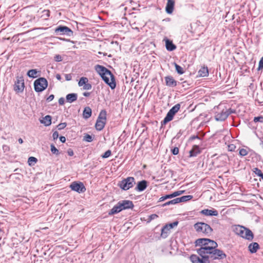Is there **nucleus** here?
<instances>
[{
    "label": "nucleus",
    "instance_id": "obj_22",
    "mask_svg": "<svg viewBox=\"0 0 263 263\" xmlns=\"http://www.w3.org/2000/svg\"><path fill=\"white\" fill-rule=\"evenodd\" d=\"M248 248L251 253H254L259 249V245L257 242H253L249 245Z\"/></svg>",
    "mask_w": 263,
    "mask_h": 263
},
{
    "label": "nucleus",
    "instance_id": "obj_37",
    "mask_svg": "<svg viewBox=\"0 0 263 263\" xmlns=\"http://www.w3.org/2000/svg\"><path fill=\"white\" fill-rule=\"evenodd\" d=\"M111 152L110 150L107 151L102 156L103 158H107L111 155Z\"/></svg>",
    "mask_w": 263,
    "mask_h": 263
},
{
    "label": "nucleus",
    "instance_id": "obj_11",
    "mask_svg": "<svg viewBox=\"0 0 263 263\" xmlns=\"http://www.w3.org/2000/svg\"><path fill=\"white\" fill-rule=\"evenodd\" d=\"M14 90L17 92H21L24 89V82L23 77H19L14 84Z\"/></svg>",
    "mask_w": 263,
    "mask_h": 263
},
{
    "label": "nucleus",
    "instance_id": "obj_41",
    "mask_svg": "<svg viewBox=\"0 0 263 263\" xmlns=\"http://www.w3.org/2000/svg\"><path fill=\"white\" fill-rule=\"evenodd\" d=\"M84 140L87 142H91L92 140V137L89 135L84 136Z\"/></svg>",
    "mask_w": 263,
    "mask_h": 263
},
{
    "label": "nucleus",
    "instance_id": "obj_6",
    "mask_svg": "<svg viewBox=\"0 0 263 263\" xmlns=\"http://www.w3.org/2000/svg\"><path fill=\"white\" fill-rule=\"evenodd\" d=\"M106 121V112L105 110H102L98 118L96 124V128L98 130H102L105 124Z\"/></svg>",
    "mask_w": 263,
    "mask_h": 263
},
{
    "label": "nucleus",
    "instance_id": "obj_33",
    "mask_svg": "<svg viewBox=\"0 0 263 263\" xmlns=\"http://www.w3.org/2000/svg\"><path fill=\"white\" fill-rule=\"evenodd\" d=\"M184 191H178L174 192L173 193L171 194L172 196V198L175 197L176 196H179L181 194H182L184 193Z\"/></svg>",
    "mask_w": 263,
    "mask_h": 263
},
{
    "label": "nucleus",
    "instance_id": "obj_45",
    "mask_svg": "<svg viewBox=\"0 0 263 263\" xmlns=\"http://www.w3.org/2000/svg\"><path fill=\"white\" fill-rule=\"evenodd\" d=\"M59 137V133L57 132H54L52 134V137L54 140L57 139Z\"/></svg>",
    "mask_w": 263,
    "mask_h": 263
},
{
    "label": "nucleus",
    "instance_id": "obj_53",
    "mask_svg": "<svg viewBox=\"0 0 263 263\" xmlns=\"http://www.w3.org/2000/svg\"><path fill=\"white\" fill-rule=\"evenodd\" d=\"M56 78H57L58 80H60L61 79V77L60 74H57L56 75Z\"/></svg>",
    "mask_w": 263,
    "mask_h": 263
},
{
    "label": "nucleus",
    "instance_id": "obj_7",
    "mask_svg": "<svg viewBox=\"0 0 263 263\" xmlns=\"http://www.w3.org/2000/svg\"><path fill=\"white\" fill-rule=\"evenodd\" d=\"M135 184V179L133 177H127L118 183V185L123 190H127L132 187Z\"/></svg>",
    "mask_w": 263,
    "mask_h": 263
},
{
    "label": "nucleus",
    "instance_id": "obj_46",
    "mask_svg": "<svg viewBox=\"0 0 263 263\" xmlns=\"http://www.w3.org/2000/svg\"><path fill=\"white\" fill-rule=\"evenodd\" d=\"M172 153L174 155H177L179 153V149L177 147H175L173 150H172Z\"/></svg>",
    "mask_w": 263,
    "mask_h": 263
},
{
    "label": "nucleus",
    "instance_id": "obj_15",
    "mask_svg": "<svg viewBox=\"0 0 263 263\" xmlns=\"http://www.w3.org/2000/svg\"><path fill=\"white\" fill-rule=\"evenodd\" d=\"M201 213L205 215V216H217L218 215V213L217 211L214 209H204L201 211Z\"/></svg>",
    "mask_w": 263,
    "mask_h": 263
},
{
    "label": "nucleus",
    "instance_id": "obj_29",
    "mask_svg": "<svg viewBox=\"0 0 263 263\" xmlns=\"http://www.w3.org/2000/svg\"><path fill=\"white\" fill-rule=\"evenodd\" d=\"M37 162V159L34 157H30L28 160L29 165L32 166L34 165Z\"/></svg>",
    "mask_w": 263,
    "mask_h": 263
},
{
    "label": "nucleus",
    "instance_id": "obj_25",
    "mask_svg": "<svg viewBox=\"0 0 263 263\" xmlns=\"http://www.w3.org/2000/svg\"><path fill=\"white\" fill-rule=\"evenodd\" d=\"M146 187V182L144 180L139 182L136 187V189L139 191H142Z\"/></svg>",
    "mask_w": 263,
    "mask_h": 263
},
{
    "label": "nucleus",
    "instance_id": "obj_27",
    "mask_svg": "<svg viewBox=\"0 0 263 263\" xmlns=\"http://www.w3.org/2000/svg\"><path fill=\"white\" fill-rule=\"evenodd\" d=\"M91 115V109L89 107H86L83 111V117L85 119L89 118Z\"/></svg>",
    "mask_w": 263,
    "mask_h": 263
},
{
    "label": "nucleus",
    "instance_id": "obj_55",
    "mask_svg": "<svg viewBox=\"0 0 263 263\" xmlns=\"http://www.w3.org/2000/svg\"><path fill=\"white\" fill-rule=\"evenodd\" d=\"M233 147H234V146H233V145H229V148H230V149L231 151H232V149H233Z\"/></svg>",
    "mask_w": 263,
    "mask_h": 263
},
{
    "label": "nucleus",
    "instance_id": "obj_23",
    "mask_svg": "<svg viewBox=\"0 0 263 263\" xmlns=\"http://www.w3.org/2000/svg\"><path fill=\"white\" fill-rule=\"evenodd\" d=\"M40 122L45 126H49L51 123V117L49 115L46 116L42 120H40Z\"/></svg>",
    "mask_w": 263,
    "mask_h": 263
},
{
    "label": "nucleus",
    "instance_id": "obj_31",
    "mask_svg": "<svg viewBox=\"0 0 263 263\" xmlns=\"http://www.w3.org/2000/svg\"><path fill=\"white\" fill-rule=\"evenodd\" d=\"M178 203H179V200L178 198H177L165 203L163 205V206L168 205L170 204H175Z\"/></svg>",
    "mask_w": 263,
    "mask_h": 263
},
{
    "label": "nucleus",
    "instance_id": "obj_19",
    "mask_svg": "<svg viewBox=\"0 0 263 263\" xmlns=\"http://www.w3.org/2000/svg\"><path fill=\"white\" fill-rule=\"evenodd\" d=\"M165 43V47L166 49L168 51H173L176 48V45H175L172 41L169 40L168 39H165L164 40Z\"/></svg>",
    "mask_w": 263,
    "mask_h": 263
},
{
    "label": "nucleus",
    "instance_id": "obj_35",
    "mask_svg": "<svg viewBox=\"0 0 263 263\" xmlns=\"http://www.w3.org/2000/svg\"><path fill=\"white\" fill-rule=\"evenodd\" d=\"M172 198V196L171 194L166 195L164 196H162L159 198V201H164L167 199Z\"/></svg>",
    "mask_w": 263,
    "mask_h": 263
},
{
    "label": "nucleus",
    "instance_id": "obj_2",
    "mask_svg": "<svg viewBox=\"0 0 263 263\" xmlns=\"http://www.w3.org/2000/svg\"><path fill=\"white\" fill-rule=\"evenodd\" d=\"M95 70L101 77L104 81L107 84L111 89L115 88L116 84L115 78L111 72L105 67L97 65L95 66Z\"/></svg>",
    "mask_w": 263,
    "mask_h": 263
},
{
    "label": "nucleus",
    "instance_id": "obj_10",
    "mask_svg": "<svg viewBox=\"0 0 263 263\" xmlns=\"http://www.w3.org/2000/svg\"><path fill=\"white\" fill-rule=\"evenodd\" d=\"M70 189L74 191L80 193H83L86 191V189L83 183L81 182H73L70 185Z\"/></svg>",
    "mask_w": 263,
    "mask_h": 263
},
{
    "label": "nucleus",
    "instance_id": "obj_24",
    "mask_svg": "<svg viewBox=\"0 0 263 263\" xmlns=\"http://www.w3.org/2000/svg\"><path fill=\"white\" fill-rule=\"evenodd\" d=\"M77 97L76 93H69L66 96V99L68 102L72 103L77 100Z\"/></svg>",
    "mask_w": 263,
    "mask_h": 263
},
{
    "label": "nucleus",
    "instance_id": "obj_39",
    "mask_svg": "<svg viewBox=\"0 0 263 263\" xmlns=\"http://www.w3.org/2000/svg\"><path fill=\"white\" fill-rule=\"evenodd\" d=\"M254 121L255 122H260L261 123H263V117L260 116V117H255L254 119Z\"/></svg>",
    "mask_w": 263,
    "mask_h": 263
},
{
    "label": "nucleus",
    "instance_id": "obj_18",
    "mask_svg": "<svg viewBox=\"0 0 263 263\" xmlns=\"http://www.w3.org/2000/svg\"><path fill=\"white\" fill-rule=\"evenodd\" d=\"M175 2L173 0H168L166 6V11L168 14H171L174 10Z\"/></svg>",
    "mask_w": 263,
    "mask_h": 263
},
{
    "label": "nucleus",
    "instance_id": "obj_1",
    "mask_svg": "<svg viewBox=\"0 0 263 263\" xmlns=\"http://www.w3.org/2000/svg\"><path fill=\"white\" fill-rule=\"evenodd\" d=\"M198 241L201 246L197 250L200 257L192 255L190 258L192 263H210L209 258L222 259L226 257L225 253L216 249L218 245L215 241L207 238L199 239Z\"/></svg>",
    "mask_w": 263,
    "mask_h": 263
},
{
    "label": "nucleus",
    "instance_id": "obj_32",
    "mask_svg": "<svg viewBox=\"0 0 263 263\" xmlns=\"http://www.w3.org/2000/svg\"><path fill=\"white\" fill-rule=\"evenodd\" d=\"M175 67L176 70L179 74H183L184 73V71L183 70V68L180 66L179 65H177L176 63H175Z\"/></svg>",
    "mask_w": 263,
    "mask_h": 263
},
{
    "label": "nucleus",
    "instance_id": "obj_5",
    "mask_svg": "<svg viewBox=\"0 0 263 263\" xmlns=\"http://www.w3.org/2000/svg\"><path fill=\"white\" fill-rule=\"evenodd\" d=\"M48 85L46 79L40 78L36 80L34 82V89L36 92H41L45 90Z\"/></svg>",
    "mask_w": 263,
    "mask_h": 263
},
{
    "label": "nucleus",
    "instance_id": "obj_34",
    "mask_svg": "<svg viewBox=\"0 0 263 263\" xmlns=\"http://www.w3.org/2000/svg\"><path fill=\"white\" fill-rule=\"evenodd\" d=\"M51 151L53 154L57 155L59 154L58 149L53 145H51Z\"/></svg>",
    "mask_w": 263,
    "mask_h": 263
},
{
    "label": "nucleus",
    "instance_id": "obj_28",
    "mask_svg": "<svg viewBox=\"0 0 263 263\" xmlns=\"http://www.w3.org/2000/svg\"><path fill=\"white\" fill-rule=\"evenodd\" d=\"M199 153V148L198 146L195 145L192 149L190 151V156H195Z\"/></svg>",
    "mask_w": 263,
    "mask_h": 263
},
{
    "label": "nucleus",
    "instance_id": "obj_30",
    "mask_svg": "<svg viewBox=\"0 0 263 263\" xmlns=\"http://www.w3.org/2000/svg\"><path fill=\"white\" fill-rule=\"evenodd\" d=\"M192 198H193L192 196L187 195V196H182L181 197H179L178 198L179 200V202H184V201H186L189 200H191Z\"/></svg>",
    "mask_w": 263,
    "mask_h": 263
},
{
    "label": "nucleus",
    "instance_id": "obj_8",
    "mask_svg": "<svg viewBox=\"0 0 263 263\" xmlns=\"http://www.w3.org/2000/svg\"><path fill=\"white\" fill-rule=\"evenodd\" d=\"M180 105L179 104L175 105L173 107L170 111L168 112L166 116L163 120V122L166 123L173 119L174 115L180 109Z\"/></svg>",
    "mask_w": 263,
    "mask_h": 263
},
{
    "label": "nucleus",
    "instance_id": "obj_13",
    "mask_svg": "<svg viewBox=\"0 0 263 263\" xmlns=\"http://www.w3.org/2000/svg\"><path fill=\"white\" fill-rule=\"evenodd\" d=\"M55 32L60 35H69L72 33V31L66 26H60L55 29Z\"/></svg>",
    "mask_w": 263,
    "mask_h": 263
},
{
    "label": "nucleus",
    "instance_id": "obj_3",
    "mask_svg": "<svg viewBox=\"0 0 263 263\" xmlns=\"http://www.w3.org/2000/svg\"><path fill=\"white\" fill-rule=\"evenodd\" d=\"M233 231L236 234L249 240H252L253 239V234L252 232L248 229L244 227L238 225L233 227Z\"/></svg>",
    "mask_w": 263,
    "mask_h": 263
},
{
    "label": "nucleus",
    "instance_id": "obj_47",
    "mask_svg": "<svg viewBox=\"0 0 263 263\" xmlns=\"http://www.w3.org/2000/svg\"><path fill=\"white\" fill-rule=\"evenodd\" d=\"M64 102H65L64 98H61L59 99V103L60 105H63L64 104Z\"/></svg>",
    "mask_w": 263,
    "mask_h": 263
},
{
    "label": "nucleus",
    "instance_id": "obj_40",
    "mask_svg": "<svg viewBox=\"0 0 263 263\" xmlns=\"http://www.w3.org/2000/svg\"><path fill=\"white\" fill-rule=\"evenodd\" d=\"M54 59L56 62H61L62 61V58L60 54H57L54 56Z\"/></svg>",
    "mask_w": 263,
    "mask_h": 263
},
{
    "label": "nucleus",
    "instance_id": "obj_49",
    "mask_svg": "<svg viewBox=\"0 0 263 263\" xmlns=\"http://www.w3.org/2000/svg\"><path fill=\"white\" fill-rule=\"evenodd\" d=\"M158 216L156 214H152L149 216V219L151 220L156 218Z\"/></svg>",
    "mask_w": 263,
    "mask_h": 263
},
{
    "label": "nucleus",
    "instance_id": "obj_17",
    "mask_svg": "<svg viewBox=\"0 0 263 263\" xmlns=\"http://www.w3.org/2000/svg\"><path fill=\"white\" fill-rule=\"evenodd\" d=\"M229 114L226 111H222L221 112L217 114L215 116V119L217 121H223L227 119Z\"/></svg>",
    "mask_w": 263,
    "mask_h": 263
},
{
    "label": "nucleus",
    "instance_id": "obj_42",
    "mask_svg": "<svg viewBox=\"0 0 263 263\" xmlns=\"http://www.w3.org/2000/svg\"><path fill=\"white\" fill-rule=\"evenodd\" d=\"M263 68V57L260 59L259 62V65L258 69L259 70Z\"/></svg>",
    "mask_w": 263,
    "mask_h": 263
},
{
    "label": "nucleus",
    "instance_id": "obj_38",
    "mask_svg": "<svg viewBox=\"0 0 263 263\" xmlns=\"http://www.w3.org/2000/svg\"><path fill=\"white\" fill-rule=\"evenodd\" d=\"M67 124L65 122H64V123H61L60 124H59L57 127H58V128L59 130H61V129H64L66 126Z\"/></svg>",
    "mask_w": 263,
    "mask_h": 263
},
{
    "label": "nucleus",
    "instance_id": "obj_16",
    "mask_svg": "<svg viewBox=\"0 0 263 263\" xmlns=\"http://www.w3.org/2000/svg\"><path fill=\"white\" fill-rule=\"evenodd\" d=\"M166 85L169 87H174L177 85V82L172 77L167 76L165 77Z\"/></svg>",
    "mask_w": 263,
    "mask_h": 263
},
{
    "label": "nucleus",
    "instance_id": "obj_14",
    "mask_svg": "<svg viewBox=\"0 0 263 263\" xmlns=\"http://www.w3.org/2000/svg\"><path fill=\"white\" fill-rule=\"evenodd\" d=\"M122 210L131 209L134 206L132 201L130 200H122L119 202Z\"/></svg>",
    "mask_w": 263,
    "mask_h": 263
},
{
    "label": "nucleus",
    "instance_id": "obj_20",
    "mask_svg": "<svg viewBox=\"0 0 263 263\" xmlns=\"http://www.w3.org/2000/svg\"><path fill=\"white\" fill-rule=\"evenodd\" d=\"M122 211L121 205L118 202L116 205H115L109 212V215H114Z\"/></svg>",
    "mask_w": 263,
    "mask_h": 263
},
{
    "label": "nucleus",
    "instance_id": "obj_51",
    "mask_svg": "<svg viewBox=\"0 0 263 263\" xmlns=\"http://www.w3.org/2000/svg\"><path fill=\"white\" fill-rule=\"evenodd\" d=\"M60 140L63 143H64L66 141V138L64 136H61L60 137Z\"/></svg>",
    "mask_w": 263,
    "mask_h": 263
},
{
    "label": "nucleus",
    "instance_id": "obj_52",
    "mask_svg": "<svg viewBox=\"0 0 263 263\" xmlns=\"http://www.w3.org/2000/svg\"><path fill=\"white\" fill-rule=\"evenodd\" d=\"M90 95V93L89 92H85L83 93V96H85V97H88Z\"/></svg>",
    "mask_w": 263,
    "mask_h": 263
},
{
    "label": "nucleus",
    "instance_id": "obj_48",
    "mask_svg": "<svg viewBox=\"0 0 263 263\" xmlns=\"http://www.w3.org/2000/svg\"><path fill=\"white\" fill-rule=\"evenodd\" d=\"M68 155L70 156H72L73 155V152L72 149H69L67 151Z\"/></svg>",
    "mask_w": 263,
    "mask_h": 263
},
{
    "label": "nucleus",
    "instance_id": "obj_12",
    "mask_svg": "<svg viewBox=\"0 0 263 263\" xmlns=\"http://www.w3.org/2000/svg\"><path fill=\"white\" fill-rule=\"evenodd\" d=\"M78 85L80 87H83L84 90H90L91 89V85L89 83L88 80L86 77H82L80 78Z\"/></svg>",
    "mask_w": 263,
    "mask_h": 263
},
{
    "label": "nucleus",
    "instance_id": "obj_44",
    "mask_svg": "<svg viewBox=\"0 0 263 263\" xmlns=\"http://www.w3.org/2000/svg\"><path fill=\"white\" fill-rule=\"evenodd\" d=\"M65 79L67 81H70L72 79V76H71V75L70 74H66L65 75Z\"/></svg>",
    "mask_w": 263,
    "mask_h": 263
},
{
    "label": "nucleus",
    "instance_id": "obj_50",
    "mask_svg": "<svg viewBox=\"0 0 263 263\" xmlns=\"http://www.w3.org/2000/svg\"><path fill=\"white\" fill-rule=\"evenodd\" d=\"M53 99H54V95H51L48 97L47 100L48 101L50 102V101H51Z\"/></svg>",
    "mask_w": 263,
    "mask_h": 263
},
{
    "label": "nucleus",
    "instance_id": "obj_9",
    "mask_svg": "<svg viewBox=\"0 0 263 263\" xmlns=\"http://www.w3.org/2000/svg\"><path fill=\"white\" fill-rule=\"evenodd\" d=\"M178 222L175 221L171 223H169L166 224L161 230V235L163 238H166L167 237L168 234L170 233L171 230L174 227H176L178 225Z\"/></svg>",
    "mask_w": 263,
    "mask_h": 263
},
{
    "label": "nucleus",
    "instance_id": "obj_21",
    "mask_svg": "<svg viewBox=\"0 0 263 263\" xmlns=\"http://www.w3.org/2000/svg\"><path fill=\"white\" fill-rule=\"evenodd\" d=\"M198 76L200 77H207L209 75V71L207 67H201L198 72Z\"/></svg>",
    "mask_w": 263,
    "mask_h": 263
},
{
    "label": "nucleus",
    "instance_id": "obj_36",
    "mask_svg": "<svg viewBox=\"0 0 263 263\" xmlns=\"http://www.w3.org/2000/svg\"><path fill=\"white\" fill-rule=\"evenodd\" d=\"M248 152L247 149L242 148L239 151V154L242 156H246L248 154Z\"/></svg>",
    "mask_w": 263,
    "mask_h": 263
},
{
    "label": "nucleus",
    "instance_id": "obj_43",
    "mask_svg": "<svg viewBox=\"0 0 263 263\" xmlns=\"http://www.w3.org/2000/svg\"><path fill=\"white\" fill-rule=\"evenodd\" d=\"M255 173L258 175L259 176L261 177V178L263 177V174L261 173V171L259 170L258 168H255Z\"/></svg>",
    "mask_w": 263,
    "mask_h": 263
},
{
    "label": "nucleus",
    "instance_id": "obj_4",
    "mask_svg": "<svg viewBox=\"0 0 263 263\" xmlns=\"http://www.w3.org/2000/svg\"><path fill=\"white\" fill-rule=\"evenodd\" d=\"M196 231L199 234H211L213 230L211 227L204 222H197L194 226Z\"/></svg>",
    "mask_w": 263,
    "mask_h": 263
},
{
    "label": "nucleus",
    "instance_id": "obj_26",
    "mask_svg": "<svg viewBox=\"0 0 263 263\" xmlns=\"http://www.w3.org/2000/svg\"><path fill=\"white\" fill-rule=\"evenodd\" d=\"M39 71H38L36 69H31L28 71L27 72V76L29 77L35 78L38 77V73Z\"/></svg>",
    "mask_w": 263,
    "mask_h": 263
},
{
    "label": "nucleus",
    "instance_id": "obj_54",
    "mask_svg": "<svg viewBox=\"0 0 263 263\" xmlns=\"http://www.w3.org/2000/svg\"><path fill=\"white\" fill-rule=\"evenodd\" d=\"M18 142L20 143V144H22L23 142V139H22L21 138H20L18 139Z\"/></svg>",
    "mask_w": 263,
    "mask_h": 263
}]
</instances>
